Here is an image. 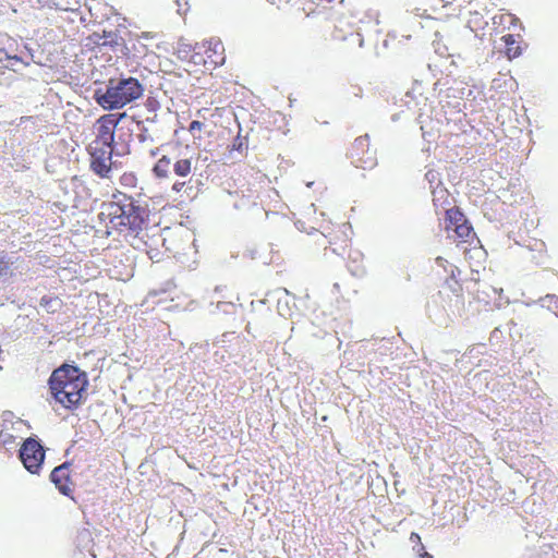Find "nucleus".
<instances>
[{"instance_id":"nucleus-9","label":"nucleus","mask_w":558,"mask_h":558,"mask_svg":"<svg viewBox=\"0 0 558 558\" xmlns=\"http://www.w3.org/2000/svg\"><path fill=\"white\" fill-rule=\"evenodd\" d=\"M460 274L459 269L457 267L452 268L450 271V278L452 280V283L450 281H446V284L444 287V290L439 291V296L441 299L442 305L448 308L452 307H463L464 305V299H463V290L459 281L456 279L457 274Z\"/></svg>"},{"instance_id":"nucleus-17","label":"nucleus","mask_w":558,"mask_h":558,"mask_svg":"<svg viewBox=\"0 0 558 558\" xmlns=\"http://www.w3.org/2000/svg\"><path fill=\"white\" fill-rule=\"evenodd\" d=\"M328 244L331 246V250L333 253L341 255L345 252V250L349 247L350 240L349 238L342 232L341 235H335L328 240Z\"/></svg>"},{"instance_id":"nucleus-7","label":"nucleus","mask_w":558,"mask_h":558,"mask_svg":"<svg viewBox=\"0 0 558 558\" xmlns=\"http://www.w3.org/2000/svg\"><path fill=\"white\" fill-rule=\"evenodd\" d=\"M20 459L28 472L37 474L45 460V449L37 439L28 437L20 448Z\"/></svg>"},{"instance_id":"nucleus-6","label":"nucleus","mask_w":558,"mask_h":558,"mask_svg":"<svg viewBox=\"0 0 558 558\" xmlns=\"http://www.w3.org/2000/svg\"><path fill=\"white\" fill-rule=\"evenodd\" d=\"M350 157L357 168L364 170L373 169L377 165L376 149L371 146L367 134L355 138L350 148Z\"/></svg>"},{"instance_id":"nucleus-24","label":"nucleus","mask_w":558,"mask_h":558,"mask_svg":"<svg viewBox=\"0 0 558 558\" xmlns=\"http://www.w3.org/2000/svg\"><path fill=\"white\" fill-rule=\"evenodd\" d=\"M410 541L416 545V547H414L416 553L424 550V545L422 544L421 536L417 533L412 532L410 535Z\"/></svg>"},{"instance_id":"nucleus-23","label":"nucleus","mask_w":558,"mask_h":558,"mask_svg":"<svg viewBox=\"0 0 558 558\" xmlns=\"http://www.w3.org/2000/svg\"><path fill=\"white\" fill-rule=\"evenodd\" d=\"M171 190L175 193H181L186 192L187 190H192V186L185 181H175L172 184Z\"/></svg>"},{"instance_id":"nucleus-28","label":"nucleus","mask_w":558,"mask_h":558,"mask_svg":"<svg viewBox=\"0 0 558 558\" xmlns=\"http://www.w3.org/2000/svg\"><path fill=\"white\" fill-rule=\"evenodd\" d=\"M421 558H433L430 554H428L425 549L416 553Z\"/></svg>"},{"instance_id":"nucleus-22","label":"nucleus","mask_w":558,"mask_h":558,"mask_svg":"<svg viewBox=\"0 0 558 558\" xmlns=\"http://www.w3.org/2000/svg\"><path fill=\"white\" fill-rule=\"evenodd\" d=\"M11 268V262L7 258L3 253H0V277L9 274Z\"/></svg>"},{"instance_id":"nucleus-4","label":"nucleus","mask_w":558,"mask_h":558,"mask_svg":"<svg viewBox=\"0 0 558 558\" xmlns=\"http://www.w3.org/2000/svg\"><path fill=\"white\" fill-rule=\"evenodd\" d=\"M131 245L135 250L145 252L153 262L162 260L170 251L166 246L163 233L157 228H147L144 231H138V234L133 235Z\"/></svg>"},{"instance_id":"nucleus-21","label":"nucleus","mask_w":558,"mask_h":558,"mask_svg":"<svg viewBox=\"0 0 558 558\" xmlns=\"http://www.w3.org/2000/svg\"><path fill=\"white\" fill-rule=\"evenodd\" d=\"M137 181V177L134 172H124L119 179L121 186L129 190L136 187Z\"/></svg>"},{"instance_id":"nucleus-8","label":"nucleus","mask_w":558,"mask_h":558,"mask_svg":"<svg viewBox=\"0 0 558 558\" xmlns=\"http://www.w3.org/2000/svg\"><path fill=\"white\" fill-rule=\"evenodd\" d=\"M112 146L90 144V168L100 178H109L111 172Z\"/></svg>"},{"instance_id":"nucleus-14","label":"nucleus","mask_w":558,"mask_h":558,"mask_svg":"<svg viewBox=\"0 0 558 558\" xmlns=\"http://www.w3.org/2000/svg\"><path fill=\"white\" fill-rule=\"evenodd\" d=\"M466 220L463 213L457 208L452 207L446 210V219H445V230L447 234L452 233L456 229V226L461 225Z\"/></svg>"},{"instance_id":"nucleus-29","label":"nucleus","mask_w":558,"mask_h":558,"mask_svg":"<svg viewBox=\"0 0 558 558\" xmlns=\"http://www.w3.org/2000/svg\"><path fill=\"white\" fill-rule=\"evenodd\" d=\"M436 263H437V265H439V266H441V267H445V264L447 263V260H446L445 258H442V257L438 256V257L436 258Z\"/></svg>"},{"instance_id":"nucleus-27","label":"nucleus","mask_w":558,"mask_h":558,"mask_svg":"<svg viewBox=\"0 0 558 558\" xmlns=\"http://www.w3.org/2000/svg\"><path fill=\"white\" fill-rule=\"evenodd\" d=\"M5 60H10V61H14V62H20V63L24 64L25 66H27L29 64L28 62H25L19 56H11V54H8V53L5 54Z\"/></svg>"},{"instance_id":"nucleus-2","label":"nucleus","mask_w":558,"mask_h":558,"mask_svg":"<svg viewBox=\"0 0 558 558\" xmlns=\"http://www.w3.org/2000/svg\"><path fill=\"white\" fill-rule=\"evenodd\" d=\"M110 222L114 226L126 227L134 234L144 231L148 218L147 210L136 204L133 197L117 191L112 194V201L104 205Z\"/></svg>"},{"instance_id":"nucleus-26","label":"nucleus","mask_w":558,"mask_h":558,"mask_svg":"<svg viewBox=\"0 0 558 558\" xmlns=\"http://www.w3.org/2000/svg\"><path fill=\"white\" fill-rule=\"evenodd\" d=\"M271 4L276 5L277 8L281 9L288 5L292 0H268Z\"/></svg>"},{"instance_id":"nucleus-11","label":"nucleus","mask_w":558,"mask_h":558,"mask_svg":"<svg viewBox=\"0 0 558 558\" xmlns=\"http://www.w3.org/2000/svg\"><path fill=\"white\" fill-rule=\"evenodd\" d=\"M207 70H214L222 65L226 60L225 47L219 40H208L203 43Z\"/></svg>"},{"instance_id":"nucleus-15","label":"nucleus","mask_w":558,"mask_h":558,"mask_svg":"<svg viewBox=\"0 0 558 558\" xmlns=\"http://www.w3.org/2000/svg\"><path fill=\"white\" fill-rule=\"evenodd\" d=\"M518 38H520V35H517L515 37L513 34L504 35L501 37L506 47L505 53L509 60L518 58L522 53V48Z\"/></svg>"},{"instance_id":"nucleus-19","label":"nucleus","mask_w":558,"mask_h":558,"mask_svg":"<svg viewBox=\"0 0 558 558\" xmlns=\"http://www.w3.org/2000/svg\"><path fill=\"white\" fill-rule=\"evenodd\" d=\"M190 62L193 63L195 66H201L202 72H206L207 70V62L205 60V52L203 48V43L201 45H197L191 56Z\"/></svg>"},{"instance_id":"nucleus-10","label":"nucleus","mask_w":558,"mask_h":558,"mask_svg":"<svg viewBox=\"0 0 558 558\" xmlns=\"http://www.w3.org/2000/svg\"><path fill=\"white\" fill-rule=\"evenodd\" d=\"M119 120L114 114H105L97 121V135L92 144L101 146H112L114 140V129Z\"/></svg>"},{"instance_id":"nucleus-16","label":"nucleus","mask_w":558,"mask_h":558,"mask_svg":"<svg viewBox=\"0 0 558 558\" xmlns=\"http://www.w3.org/2000/svg\"><path fill=\"white\" fill-rule=\"evenodd\" d=\"M473 236V228L472 226L465 220L459 226H456L454 231L448 234L449 239H452L454 241L460 242H468L469 239Z\"/></svg>"},{"instance_id":"nucleus-12","label":"nucleus","mask_w":558,"mask_h":558,"mask_svg":"<svg viewBox=\"0 0 558 558\" xmlns=\"http://www.w3.org/2000/svg\"><path fill=\"white\" fill-rule=\"evenodd\" d=\"M50 478L61 494L70 496L73 493L71 470L68 463L54 468L50 474Z\"/></svg>"},{"instance_id":"nucleus-3","label":"nucleus","mask_w":558,"mask_h":558,"mask_svg":"<svg viewBox=\"0 0 558 558\" xmlns=\"http://www.w3.org/2000/svg\"><path fill=\"white\" fill-rule=\"evenodd\" d=\"M144 88L137 78L110 80L106 92L96 95L97 102L106 110L120 109L143 95Z\"/></svg>"},{"instance_id":"nucleus-25","label":"nucleus","mask_w":558,"mask_h":558,"mask_svg":"<svg viewBox=\"0 0 558 558\" xmlns=\"http://www.w3.org/2000/svg\"><path fill=\"white\" fill-rule=\"evenodd\" d=\"M204 124L201 121L194 120L190 123L189 132L195 136V132H201L203 130Z\"/></svg>"},{"instance_id":"nucleus-1","label":"nucleus","mask_w":558,"mask_h":558,"mask_svg":"<svg viewBox=\"0 0 558 558\" xmlns=\"http://www.w3.org/2000/svg\"><path fill=\"white\" fill-rule=\"evenodd\" d=\"M88 386L87 374L80 367L64 363L48 379L51 399L62 409L74 411L84 401Z\"/></svg>"},{"instance_id":"nucleus-30","label":"nucleus","mask_w":558,"mask_h":558,"mask_svg":"<svg viewBox=\"0 0 558 558\" xmlns=\"http://www.w3.org/2000/svg\"><path fill=\"white\" fill-rule=\"evenodd\" d=\"M159 153V147L150 150V156L156 157Z\"/></svg>"},{"instance_id":"nucleus-20","label":"nucleus","mask_w":558,"mask_h":558,"mask_svg":"<svg viewBox=\"0 0 558 558\" xmlns=\"http://www.w3.org/2000/svg\"><path fill=\"white\" fill-rule=\"evenodd\" d=\"M17 437L7 429L0 432V446L7 450L16 446Z\"/></svg>"},{"instance_id":"nucleus-5","label":"nucleus","mask_w":558,"mask_h":558,"mask_svg":"<svg viewBox=\"0 0 558 558\" xmlns=\"http://www.w3.org/2000/svg\"><path fill=\"white\" fill-rule=\"evenodd\" d=\"M193 170V157L186 155H161L151 172L156 179H169L171 171L179 178H186Z\"/></svg>"},{"instance_id":"nucleus-13","label":"nucleus","mask_w":558,"mask_h":558,"mask_svg":"<svg viewBox=\"0 0 558 558\" xmlns=\"http://www.w3.org/2000/svg\"><path fill=\"white\" fill-rule=\"evenodd\" d=\"M494 25L504 29H522V24L519 17L510 12H500L493 17Z\"/></svg>"},{"instance_id":"nucleus-18","label":"nucleus","mask_w":558,"mask_h":558,"mask_svg":"<svg viewBox=\"0 0 558 558\" xmlns=\"http://www.w3.org/2000/svg\"><path fill=\"white\" fill-rule=\"evenodd\" d=\"M40 306L44 307L48 313H57L63 305L62 300L54 295H44L39 302Z\"/></svg>"}]
</instances>
